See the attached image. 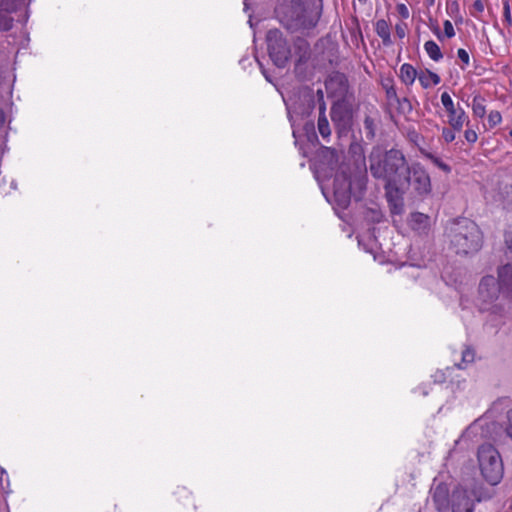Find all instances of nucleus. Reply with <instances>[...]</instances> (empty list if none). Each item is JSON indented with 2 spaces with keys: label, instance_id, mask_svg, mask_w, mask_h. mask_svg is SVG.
<instances>
[{
  "label": "nucleus",
  "instance_id": "obj_1",
  "mask_svg": "<svg viewBox=\"0 0 512 512\" xmlns=\"http://www.w3.org/2000/svg\"><path fill=\"white\" fill-rule=\"evenodd\" d=\"M507 255L512 257V232L505 235ZM478 305L482 312L500 313L512 308V263L498 268V278L484 276L478 289Z\"/></svg>",
  "mask_w": 512,
  "mask_h": 512
},
{
  "label": "nucleus",
  "instance_id": "obj_2",
  "mask_svg": "<svg viewBox=\"0 0 512 512\" xmlns=\"http://www.w3.org/2000/svg\"><path fill=\"white\" fill-rule=\"evenodd\" d=\"M405 168L406 159L401 151H384L380 146L373 147L369 155V170L373 177L385 182L386 188L399 182L400 171Z\"/></svg>",
  "mask_w": 512,
  "mask_h": 512
},
{
  "label": "nucleus",
  "instance_id": "obj_3",
  "mask_svg": "<svg viewBox=\"0 0 512 512\" xmlns=\"http://www.w3.org/2000/svg\"><path fill=\"white\" fill-rule=\"evenodd\" d=\"M450 247L456 254L468 255L480 250L483 243L478 225L466 218L454 220L447 228Z\"/></svg>",
  "mask_w": 512,
  "mask_h": 512
},
{
  "label": "nucleus",
  "instance_id": "obj_4",
  "mask_svg": "<svg viewBox=\"0 0 512 512\" xmlns=\"http://www.w3.org/2000/svg\"><path fill=\"white\" fill-rule=\"evenodd\" d=\"M322 4L289 0L286 10L283 12L281 21L291 31H303L314 28L321 16Z\"/></svg>",
  "mask_w": 512,
  "mask_h": 512
},
{
  "label": "nucleus",
  "instance_id": "obj_5",
  "mask_svg": "<svg viewBox=\"0 0 512 512\" xmlns=\"http://www.w3.org/2000/svg\"><path fill=\"white\" fill-rule=\"evenodd\" d=\"M478 463L485 480L497 485L504 473L503 462L499 452L491 444L481 445L478 449Z\"/></svg>",
  "mask_w": 512,
  "mask_h": 512
},
{
  "label": "nucleus",
  "instance_id": "obj_6",
  "mask_svg": "<svg viewBox=\"0 0 512 512\" xmlns=\"http://www.w3.org/2000/svg\"><path fill=\"white\" fill-rule=\"evenodd\" d=\"M266 42L269 56L273 63L277 67H285L290 58L291 51L282 32L278 29L269 30L266 35Z\"/></svg>",
  "mask_w": 512,
  "mask_h": 512
},
{
  "label": "nucleus",
  "instance_id": "obj_7",
  "mask_svg": "<svg viewBox=\"0 0 512 512\" xmlns=\"http://www.w3.org/2000/svg\"><path fill=\"white\" fill-rule=\"evenodd\" d=\"M440 99L447 114V123L449 126L461 131L464 125L470 123L469 116L464 108L456 104L447 91L442 92Z\"/></svg>",
  "mask_w": 512,
  "mask_h": 512
},
{
  "label": "nucleus",
  "instance_id": "obj_8",
  "mask_svg": "<svg viewBox=\"0 0 512 512\" xmlns=\"http://www.w3.org/2000/svg\"><path fill=\"white\" fill-rule=\"evenodd\" d=\"M404 170L407 171V181L411 189L419 196H426L431 192V180L427 171L419 164L414 163Z\"/></svg>",
  "mask_w": 512,
  "mask_h": 512
},
{
  "label": "nucleus",
  "instance_id": "obj_9",
  "mask_svg": "<svg viewBox=\"0 0 512 512\" xmlns=\"http://www.w3.org/2000/svg\"><path fill=\"white\" fill-rule=\"evenodd\" d=\"M333 196L336 205L345 209L350 204L351 200V181L349 177L344 174H337L333 183Z\"/></svg>",
  "mask_w": 512,
  "mask_h": 512
},
{
  "label": "nucleus",
  "instance_id": "obj_10",
  "mask_svg": "<svg viewBox=\"0 0 512 512\" xmlns=\"http://www.w3.org/2000/svg\"><path fill=\"white\" fill-rule=\"evenodd\" d=\"M486 425L487 421L485 418L475 420L455 441V444H465L466 448H469L470 444L476 443L480 439L487 437V431L484 429Z\"/></svg>",
  "mask_w": 512,
  "mask_h": 512
},
{
  "label": "nucleus",
  "instance_id": "obj_11",
  "mask_svg": "<svg viewBox=\"0 0 512 512\" xmlns=\"http://www.w3.org/2000/svg\"><path fill=\"white\" fill-rule=\"evenodd\" d=\"M16 10V0H0V31L12 29L14 22L12 14Z\"/></svg>",
  "mask_w": 512,
  "mask_h": 512
},
{
  "label": "nucleus",
  "instance_id": "obj_12",
  "mask_svg": "<svg viewBox=\"0 0 512 512\" xmlns=\"http://www.w3.org/2000/svg\"><path fill=\"white\" fill-rule=\"evenodd\" d=\"M331 119L334 125L340 130H346L351 123V114L343 104H335L331 108Z\"/></svg>",
  "mask_w": 512,
  "mask_h": 512
},
{
  "label": "nucleus",
  "instance_id": "obj_13",
  "mask_svg": "<svg viewBox=\"0 0 512 512\" xmlns=\"http://www.w3.org/2000/svg\"><path fill=\"white\" fill-rule=\"evenodd\" d=\"M432 501L439 512L448 510L450 506L449 500V489L447 485L443 483L437 484L432 489L431 493Z\"/></svg>",
  "mask_w": 512,
  "mask_h": 512
},
{
  "label": "nucleus",
  "instance_id": "obj_14",
  "mask_svg": "<svg viewBox=\"0 0 512 512\" xmlns=\"http://www.w3.org/2000/svg\"><path fill=\"white\" fill-rule=\"evenodd\" d=\"M452 512H473L474 507L466 491L456 490L452 495Z\"/></svg>",
  "mask_w": 512,
  "mask_h": 512
},
{
  "label": "nucleus",
  "instance_id": "obj_15",
  "mask_svg": "<svg viewBox=\"0 0 512 512\" xmlns=\"http://www.w3.org/2000/svg\"><path fill=\"white\" fill-rule=\"evenodd\" d=\"M409 226L418 233H426L430 228V217L420 212L411 213Z\"/></svg>",
  "mask_w": 512,
  "mask_h": 512
},
{
  "label": "nucleus",
  "instance_id": "obj_16",
  "mask_svg": "<svg viewBox=\"0 0 512 512\" xmlns=\"http://www.w3.org/2000/svg\"><path fill=\"white\" fill-rule=\"evenodd\" d=\"M443 28L444 30L441 31L437 24L430 27L432 33L437 37L439 41H444L446 38L451 39L456 35L454 26L450 20H445L443 22Z\"/></svg>",
  "mask_w": 512,
  "mask_h": 512
},
{
  "label": "nucleus",
  "instance_id": "obj_17",
  "mask_svg": "<svg viewBox=\"0 0 512 512\" xmlns=\"http://www.w3.org/2000/svg\"><path fill=\"white\" fill-rule=\"evenodd\" d=\"M375 32L381 38L384 46H390L392 44L390 26L385 19L377 20L375 23Z\"/></svg>",
  "mask_w": 512,
  "mask_h": 512
},
{
  "label": "nucleus",
  "instance_id": "obj_18",
  "mask_svg": "<svg viewBox=\"0 0 512 512\" xmlns=\"http://www.w3.org/2000/svg\"><path fill=\"white\" fill-rule=\"evenodd\" d=\"M417 70L409 63H404L400 67L399 77L401 81L410 86L415 82V79L418 78Z\"/></svg>",
  "mask_w": 512,
  "mask_h": 512
},
{
  "label": "nucleus",
  "instance_id": "obj_19",
  "mask_svg": "<svg viewBox=\"0 0 512 512\" xmlns=\"http://www.w3.org/2000/svg\"><path fill=\"white\" fill-rule=\"evenodd\" d=\"M418 80L424 89L436 86L441 82L440 76L430 70L420 72L418 75Z\"/></svg>",
  "mask_w": 512,
  "mask_h": 512
},
{
  "label": "nucleus",
  "instance_id": "obj_20",
  "mask_svg": "<svg viewBox=\"0 0 512 512\" xmlns=\"http://www.w3.org/2000/svg\"><path fill=\"white\" fill-rule=\"evenodd\" d=\"M325 103L319 107L318 131L323 138H328L331 134L328 119L325 115Z\"/></svg>",
  "mask_w": 512,
  "mask_h": 512
},
{
  "label": "nucleus",
  "instance_id": "obj_21",
  "mask_svg": "<svg viewBox=\"0 0 512 512\" xmlns=\"http://www.w3.org/2000/svg\"><path fill=\"white\" fill-rule=\"evenodd\" d=\"M424 50L431 60L439 62L443 59V53L440 46L433 40H428L424 43Z\"/></svg>",
  "mask_w": 512,
  "mask_h": 512
},
{
  "label": "nucleus",
  "instance_id": "obj_22",
  "mask_svg": "<svg viewBox=\"0 0 512 512\" xmlns=\"http://www.w3.org/2000/svg\"><path fill=\"white\" fill-rule=\"evenodd\" d=\"M472 113L476 118H483L486 114V100L480 94L474 95L472 100Z\"/></svg>",
  "mask_w": 512,
  "mask_h": 512
},
{
  "label": "nucleus",
  "instance_id": "obj_23",
  "mask_svg": "<svg viewBox=\"0 0 512 512\" xmlns=\"http://www.w3.org/2000/svg\"><path fill=\"white\" fill-rule=\"evenodd\" d=\"M461 363L457 364L459 369H464L468 364L472 363L475 359V352L473 349L467 347L461 352Z\"/></svg>",
  "mask_w": 512,
  "mask_h": 512
},
{
  "label": "nucleus",
  "instance_id": "obj_24",
  "mask_svg": "<svg viewBox=\"0 0 512 512\" xmlns=\"http://www.w3.org/2000/svg\"><path fill=\"white\" fill-rule=\"evenodd\" d=\"M423 154L439 169H441L444 172H450V170H451L450 166L448 164L444 163L439 157H437L429 152H425Z\"/></svg>",
  "mask_w": 512,
  "mask_h": 512
},
{
  "label": "nucleus",
  "instance_id": "obj_25",
  "mask_svg": "<svg viewBox=\"0 0 512 512\" xmlns=\"http://www.w3.org/2000/svg\"><path fill=\"white\" fill-rule=\"evenodd\" d=\"M502 122V116L499 111H490L487 117L488 128L492 129Z\"/></svg>",
  "mask_w": 512,
  "mask_h": 512
},
{
  "label": "nucleus",
  "instance_id": "obj_26",
  "mask_svg": "<svg viewBox=\"0 0 512 512\" xmlns=\"http://www.w3.org/2000/svg\"><path fill=\"white\" fill-rule=\"evenodd\" d=\"M456 132H459L453 127H443L441 130V137L446 143H451L456 139Z\"/></svg>",
  "mask_w": 512,
  "mask_h": 512
},
{
  "label": "nucleus",
  "instance_id": "obj_27",
  "mask_svg": "<svg viewBox=\"0 0 512 512\" xmlns=\"http://www.w3.org/2000/svg\"><path fill=\"white\" fill-rule=\"evenodd\" d=\"M364 129L368 139H373L375 137L376 127L374 120L371 117H366L364 119Z\"/></svg>",
  "mask_w": 512,
  "mask_h": 512
},
{
  "label": "nucleus",
  "instance_id": "obj_28",
  "mask_svg": "<svg viewBox=\"0 0 512 512\" xmlns=\"http://www.w3.org/2000/svg\"><path fill=\"white\" fill-rule=\"evenodd\" d=\"M321 154L329 159V166H334L337 164V153L334 149L329 147H322Z\"/></svg>",
  "mask_w": 512,
  "mask_h": 512
},
{
  "label": "nucleus",
  "instance_id": "obj_29",
  "mask_svg": "<svg viewBox=\"0 0 512 512\" xmlns=\"http://www.w3.org/2000/svg\"><path fill=\"white\" fill-rule=\"evenodd\" d=\"M503 24L507 27L512 26V16H511V8L510 4L507 0L503 3Z\"/></svg>",
  "mask_w": 512,
  "mask_h": 512
},
{
  "label": "nucleus",
  "instance_id": "obj_30",
  "mask_svg": "<svg viewBox=\"0 0 512 512\" xmlns=\"http://www.w3.org/2000/svg\"><path fill=\"white\" fill-rule=\"evenodd\" d=\"M457 57L462 62L461 69H465L466 67L469 66L470 56H469V53L465 49H463V48L458 49Z\"/></svg>",
  "mask_w": 512,
  "mask_h": 512
},
{
  "label": "nucleus",
  "instance_id": "obj_31",
  "mask_svg": "<svg viewBox=\"0 0 512 512\" xmlns=\"http://www.w3.org/2000/svg\"><path fill=\"white\" fill-rule=\"evenodd\" d=\"M484 8L485 6L482 0H475L472 4V16L479 19V15L484 12Z\"/></svg>",
  "mask_w": 512,
  "mask_h": 512
},
{
  "label": "nucleus",
  "instance_id": "obj_32",
  "mask_svg": "<svg viewBox=\"0 0 512 512\" xmlns=\"http://www.w3.org/2000/svg\"><path fill=\"white\" fill-rule=\"evenodd\" d=\"M466 126H469V124ZM464 138L469 144H474L478 140V134L473 128L467 127L464 131Z\"/></svg>",
  "mask_w": 512,
  "mask_h": 512
},
{
  "label": "nucleus",
  "instance_id": "obj_33",
  "mask_svg": "<svg viewBox=\"0 0 512 512\" xmlns=\"http://www.w3.org/2000/svg\"><path fill=\"white\" fill-rule=\"evenodd\" d=\"M398 14L403 18L407 19L410 16V12L408 7L403 3H398L396 6Z\"/></svg>",
  "mask_w": 512,
  "mask_h": 512
},
{
  "label": "nucleus",
  "instance_id": "obj_34",
  "mask_svg": "<svg viewBox=\"0 0 512 512\" xmlns=\"http://www.w3.org/2000/svg\"><path fill=\"white\" fill-rule=\"evenodd\" d=\"M406 30H407V27H406L405 23H398V24L395 25L396 35L400 39H403L406 36Z\"/></svg>",
  "mask_w": 512,
  "mask_h": 512
},
{
  "label": "nucleus",
  "instance_id": "obj_35",
  "mask_svg": "<svg viewBox=\"0 0 512 512\" xmlns=\"http://www.w3.org/2000/svg\"><path fill=\"white\" fill-rule=\"evenodd\" d=\"M397 102L399 103L401 109L403 111L407 110V111H411L412 110V105L410 103V101L407 99V98H403L402 100H400L398 97H397Z\"/></svg>",
  "mask_w": 512,
  "mask_h": 512
},
{
  "label": "nucleus",
  "instance_id": "obj_36",
  "mask_svg": "<svg viewBox=\"0 0 512 512\" xmlns=\"http://www.w3.org/2000/svg\"><path fill=\"white\" fill-rule=\"evenodd\" d=\"M508 425L506 427L505 433L512 440V409L507 413Z\"/></svg>",
  "mask_w": 512,
  "mask_h": 512
},
{
  "label": "nucleus",
  "instance_id": "obj_37",
  "mask_svg": "<svg viewBox=\"0 0 512 512\" xmlns=\"http://www.w3.org/2000/svg\"><path fill=\"white\" fill-rule=\"evenodd\" d=\"M386 93H387V97L389 99H397V93H396V90L393 86L389 87L387 90H386Z\"/></svg>",
  "mask_w": 512,
  "mask_h": 512
},
{
  "label": "nucleus",
  "instance_id": "obj_38",
  "mask_svg": "<svg viewBox=\"0 0 512 512\" xmlns=\"http://www.w3.org/2000/svg\"><path fill=\"white\" fill-rule=\"evenodd\" d=\"M5 120H6L5 113L3 112L2 109H0V126H2L5 123Z\"/></svg>",
  "mask_w": 512,
  "mask_h": 512
},
{
  "label": "nucleus",
  "instance_id": "obj_39",
  "mask_svg": "<svg viewBox=\"0 0 512 512\" xmlns=\"http://www.w3.org/2000/svg\"><path fill=\"white\" fill-rule=\"evenodd\" d=\"M4 474H5V475H7V474H6V471H5V470H2V471H1V478H0V481H1V485H2L3 487H4V485H3V475H4Z\"/></svg>",
  "mask_w": 512,
  "mask_h": 512
},
{
  "label": "nucleus",
  "instance_id": "obj_40",
  "mask_svg": "<svg viewBox=\"0 0 512 512\" xmlns=\"http://www.w3.org/2000/svg\"><path fill=\"white\" fill-rule=\"evenodd\" d=\"M429 6H433L435 3V0H426Z\"/></svg>",
  "mask_w": 512,
  "mask_h": 512
},
{
  "label": "nucleus",
  "instance_id": "obj_41",
  "mask_svg": "<svg viewBox=\"0 0 512 512\" xmlns=\"http://www.w3.org/2000/svg\"><path fill=\"white\" fill-rule=\"evenodd\" d=\"M262 73L263 75L265 76V78L268 80V81H271L269 76L266 74V72L262 69Z\"/></svg>",
  "mask_w": 512,
  "mask_h": 512
},
{
  "label": "nucleus",
  "instance_id": "obj_42",
  "mask_svg": "<svg viewBox=\"0 0 512 512\" xmlns=\"http://www.w3.org/2000/svg\"><path fill=\"white\" fill-rule=\"evenodd\" d=\"M336 78H337V79H339V81H340L341 83H342V82H343V80H344V79H343V76H337Z\"/></svg>",
  "mask_w": 512,
  "mask_h": 512
},
{
  "label": "nucleus",
  "instance_id": "obj_43",
  "mask_svg": "<svg viewBox=\"0 0 512 512\" xmlns=\"http://www.w3.org/2000/svg\"><path fill=\"white\" fill-rule=\"evenodd\" d=\"M332 82H333V79H330V81H329V82H327V84H326V85L328 86V85H329V84H331Z\"/></svg>",
  "mask_w": 512,
  "mask_h": 512
},
{
  "label": "nucleus",
  "instance_id": "obj_44",
  "mask_svg": "<svg viewBox=\"0 0 512 512\" xmlns=\"http://www.w3.org/2000/svg\"><path fill=\"white\" fill-rule=\"evenodd\" d=\"M361 3H365L367 0H358Z\"/></svg>",
  "mask_w": 512,
  "mask_h": 512
},
{
  "label": "nucleus",
  "instance_id": "obj_45",
  "mask_svg": "<svg viewBox=\"0 0 512 512\" xmlns=\"http://www.w3.org/2000/svg\"><path fill=\"white\" fill-rule=\"evenodd\" d=\"M510 136L512 137V130L509 132Z\"/></svg>",
  "mask_w": 512,
  "mask_h": 512
}]
</instances>
